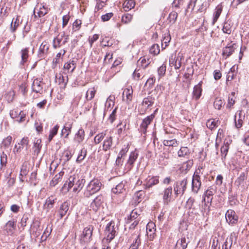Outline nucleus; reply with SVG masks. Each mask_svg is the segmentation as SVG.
<instances>
[{"mask_svg": "<svg viewBox=\"0 0 249 249\" xmlns=\"http://www.w3.org/2000/svg\"><path fill=\"white\" fill-rule=\"evenodd\" d=\"M187 178H184L181 181H177L174 185L175 195L177 196L179 195H183L186 189L187 184Z\"/></svg>", "mask_w": 249, "mask_h": 249, "instance_id": "obj_5", "label": "nucleus"}, {"mask_svg": "<svg viewBox=\"0 0 249 249\" xmlns=\"http://www.w3.org/2000/svg\"><path fill=\"white\" fill-rule=\"evenodd\" d=\"M194 164L193 160H189L182 164V168L185 170H189Z\"/></svg>", "mask_w": 249, "mask_h": 249, "instance_id": "obj_56", "label": "nucleus"}, {"mask_svg": "<svg viewBox=\"0 0 249 249\" xmlns=\"http://www.w3.org/2000/svg\"><path fill=\"white\" fill-rule=\"evenodd\" d=\"M202 81H200L199 83L196 85L194 88V90L193 92V97L196 100H198L201 95L202 92Z\"/></svg>", "mask_w": 249, "mask_h": 249, "instance_id": "obj_25", "label": "nucleus"}, {"mask_svg": "<svg viewBox=\"0 0 249 249\" xmlns=\"http://www.w3.org/2000/svg\"><path fill=\"white\" fill-rule=\"evenodd\" d=\"M7 161V156L4 152H2L0 156V169L5 166Z\"/></svg>", "mask_w": 249, "mask_h": 249, "instance_id": "obj_45", "label": "nucleus"}, {"mask_svg": "<svg viewBox=\"0 0 249 249\" xmlns=\"http://www.w3.org/2000/svg\"><path fill=\"white\" fill-rule=\"evenodd\" d=\"M155 225L153 222H149L146 226V232L148 238L152 240L154 237L155 234L156 229Z\"/></svg>", "mask_w": 249, "mask_h": 249, "instance_id": "obj_20", "label": "nucleus"}, {"mask_svg": "<svg viewBox=\"0 0 249 249\" xmlns=\"http://www.w3.org/2000/svg\"><path fill=\"white\" fill-rule=\"evenodd\" d=\"M85 182V179L83 178L82 177H80L78 174H74L69 177L64 184L63 188L69 191L72 187H73V192H79L83 188Z\"/></svg>", "mask_w": 249, "mask_h": 249, "instance_id": "obj_1", "label": "nucleus"}, {"mask_svg": "<svg viewBox=\"0 0 249 249\" xmlns=\"http://www.w3.org/2000/svg\"><path fill=\"white\" fill-rule=\"evenodd\" d=\"M178 18V13L176 11H173L170 13L168 16V19L170 22L175 23Z\"/></svg>", "mask_w": 249, "mask_h": 249, "instance_id": "obj_57", "label": "nucleus"}, {"mask_svg": "<svg viewBox=\"0 0 249 249\" xmlns=\"http://www.w3.org/2000/svg\"><path fill=\"white\" fill-rule=\"evenodd\" d=\"M138 157V153L137 151H132L130 153L129 157V159L127 160L126 166H127V168L130 170L133 166V164L137 159Z\"/></svg>", "mask_w": 249, "mask_h": 249, "instance_id": "obj_19", "label": "nucleus"}, {"mask_svg": "<svg viewBox=\"0 0 249 249\" xmlns=\"http://www.w3.org/2000/svg\"><path fill=\"white\" fill-rule=\"evenodd\" d=\"M68 81V75L64 76L62 74H60L59 77L58 78V82L59 84H63L65 86Z\"/></svg>", "mask_w": 249, "mask_h": 249, "instance_id": "obj_58", "label": "nucleus"}, {"mask_svg": "<svg viewBox=\"0 0 249 249\" xmlns=\"http://www.w3.org/2000/svg\"><path fill=\"white\" fill-rule=\"evenodd\" d=\"M154 101L155 98L152 96H149L143 99L142 104V106H146L148 108L154 104Z\"/></svg>", "mask_w": 249, "mask_h": 249, "instance_id": "obj_36", "label": "nucleus"}, {"mask_svg": "<svg viewBox=\"0 0 249 249\" xmlns=\"http://www.w3.org/2000/svg\"><path fill=\"white\" fill-rule=\"evenodd\" d=\"M222 6L221 4L218 5L215 9V12L213 15V24H214L217 20L219 18L222 11Z\"/></svg>", "mask_w": 249, "mask_h": 249, "instance_id": "obj_35", "label": "nucleus"}, {"mask_svg": "<svg viewBox=\"0 0 249 249\" xmlns=\"http://www.w3.org/2000/svg\"><path fill=\"white\" fill-rule=\"evenodd\" d=\"M41 141L40 139H37L34 142V152L37 155L40 152L41 148L42 147L41 145Z\"/></svg>", "mask_w": 249, "mask_h": 249, "instance_id": "obj_48", "label": "nucleus"}, {"mask_svg": "<svg viewBox=\"0 0 249 249\" xmlns=\"http://www.w3.org/2000/svg\"><path fill=\"white\" fill-rule=\"evenodd\" d=\"M96 90L94 88L89 89L87 91L86 97L87 100H91L94 97Z\"/></svg>", "mask_w": 249, "mask_h": 249, "instance_id": "obj_43", "label": "nucleus"}, {"mask_svg": "<svg viewBox=\"0 0 249 249\" xmlns=\"http://www.w3.org/2000/svg\"><path fill=\"white\" fill-rule=\"evenodd\" d=\"M76 64L74 60H70L69 62L65 63L64 65V69L67 70L68 71L72 73L76 68Z\"/></svg>", "mask_w": 249, "mask_h": 249, "instance_id": "obj_31", "label": "nucleus"}, {"mask_svg": "<svg viewBox=\"0 0 249 249\" xmlns=\"http://www.w3.org/2000/svg\"><path fill=\"white\" fill-rule=\"evenodd\" d=\"M226 219L229 224L233 225L237 222L238 216L234 211L229 210L226 213Z\"/></svg>", "mask_w": 249, "mask_h": 249, "instance_id": "obj_15", "label": "nucleus"}, {"mask_svg": "<svg viewBox=\"0 0 249 249\" xmlns=\"http://www.w3.org/2000/svg\"><path fill=\"white\" fill-rule=\"evenodd\" d=\"M106 132H102L96 135L94 139L95 144H97L100 143L105 138H106Z\"/></svg>", "mask_w": 249, "mask_h": 249, "instance_id": "obj_39", "label": "nucleus"}, {"mask_svg": "<svg viewBox=\"0 0 249 249\" xmlns=\"http://www.w3.org/2000/svg\"><path fill=\"white\" fill-rule=\"evenodd\" d=\"M235 183L238 187L240 186L243 189L248 187L249 186V178H248V171L247 169L240 174L236 179Z\"/></svg>", "mask_w": 249, "mask_h": 249, "instance_id": "obj_4", "label": "nucleus"}, {"mask_svg": "<svg viewBox=\"0 0 249 249\" xmlns=\"http://www.w3.org/2000/svg\"><path fill=\"white\" fill-rule=\"evenodd\" d=\"M49 49V45L46 41L43 42L40 46L39 49L38 55L40 57H43L45 54L48 53Z\"/></svg>", "mask_w": 249, "mask_h": 249, "instance_id": "obj_26", "label": "nucleus"}, {"mask_svg": "<svg viewBox=\"0 0 249 249\" xmlns=\"http://www.w3.org/2000/svg\"><path fill=\"white\" fill-rule=\"evenodd\" d=\"M117 109V107H116L113 110V111H112L111 113L110 114L108 117V120L111 124H112L116 119Z\"/></svg>", "mask_w": 249, "mask_h": 249, "instance_id": "obj_61", "label": "nucleus"}, {"mask_svg": "<svg viewBox=\"0 0 249 249\" xmlns=\"http://www.w3.org/2000/svg\"><path fill=\"white\" fill-rule=\"evenodd\" d=\"M16 220L12 219L8 221L4 226V230L8 235H12L16 228Z\"/></svg>", "mask_w": 249, "mask_h": 249, "instance_id": "obj_17", "label": "nucleus"}, {"mask_svg": "<svg viewBox=\"0 0 249 249\" xmlns=\"http://www.w3.org/2000/svg\"><path fill=\"white\" fill-rule=\"evenodd\" d=\"M234 92H232L231 95H229L228 98V103L227 105V107H228L230 108L234 104Z\"/></svg>", "mask_w": 249, "mask_h": 249, "instance_id": "obj_55", "label": "nucleus"}, {"mask_svg": "<svg viewBox=\"0 0 249 249\" xmlns=\"http://www.w3.org/2000/svg\"><path fill=\"white\" fill-rule=\"evenodd\" d=\"M233 71H234V67H232L227 75V81H231L233 79L234 76Z\"/></svg>", "mask_w": 249, "mask_h": 249, "instance_id": "obj_64", "label": "nucleus"}, {"mask_svg": "<svg viewBox=\"0 0 249 249\" xmlns=\"http://www.w3.org/2000/svg\"><path fill=\"white\" fill-rule=\"evenodd\" d=\"M32 87L33 91L36 93H42L43 92L42 82L39 79H35Z\"/></svg>", "mask_w": 249, "mask_h": 249, "instance_id": "obj_23", "label": "nucleus"}, {"mask_svg": "<svg viewBox=\"0 0 249 249\" xmlns=\"http://www.w3.org/2000/svg\"><path fill=\"white\" fill-rule=\"evenodd\" d=\"M123 5L124 10L125 11H128L134 7L135 2L134 0H126Z\"/></svg>", "mask_w": 249, "mask_h": 249, "instance_id": "obj_34", "label": "nucleus"}, {"mask_svg": "<svg viewBox=\"0 0 249 249\" xmlns=\"http://www.w3.org/2000/svg\"><path fill=\"white\" fill-rule=\"evenodd\" d=\"M160 47L158 44L153 45L149 50L150 53L154 55H157L160 53Z\"/></svg>", "mask_w": 249, "mask_h": 249, "instance_id": "obj_53", "label": "nucleus"}, {"mask_svg": "<svg viewBox=\"0 0 249 249\" xmlns=\"http://www.w3.org/2000/svg\"><path fill=\"white\" fill-rule=\"evenodd\" d=\"M223 104V102L222 100L216 99L213 103V106L215 109L220 110Z\"/></svg>", "mask_w": 249, "mask_h": 249, "instance_id": "obj_60", "label": "nucleus"}, {"mask_svg": "<svg viewBox=\"0 0 249 249\" xmlns=\"http://www.w3.org/2000/svg\"><path fill=\"white\" fill-rule=\"evenodd\" d=\"M159 183V177L155 176L146 178L142 185L144 189H148Z\"/></svg>", "mask_w": 249, "mask_h": 249, "instance_id": "obj_13", "label": "nucleus"}, {"mask_svg": "<svg viewBox=\"0 0 249 249\" xmlns=\"http://www.w3.org/2000/svg\"><path fill=\"white\" fill-rule=\"evenodd\" d=\"M201 186L200 177L197 170L195 172L192 180V191L194 194H197Z\"/></svg>", "mask_w": 249, "mask_h": 249, "instance_id": "obj_6", "label": "nucleus"}, {"mask_svg": "<svg viewBox=\"0 0 249 249\" xmlns=\"http://www.w3.org/2000/svg\"><path fill=\"white\" fill-rule=\"evenodd\" d=\"M206 125L208 128L212 130L216 126V123L213 119H210L206 122Z\"/></svg>", "mask_w": 249, "mask_h": 249, "instance_id": "obj_62", "label": "nucleus"}, {"mask_svg": "<svg viewBox=\"0 0 249 249\" xmlns=\"http://www.w3.org/2000/svg\"><path fill=\"white\" fill-rule=\"evenodd\" d=\"M190 153L189 149L187 147H181L178 152V156L179 157H184L187 156Z\"/></svg>", "mask_w": 249, "mask_h": 249, "instance_id": "obj_42", "label": "nucleus"}, {"mask_svg": "<svg viewBox=\"0 0 249 249\" xmlns=\"http://www.w3.org/2000/svg\"><path fill=\"white\" fill-rule=\"evenodd\" d=\"M102 186L101 182L97 178L91 180L86 187L84 192L85 197H89L99 191Z\"/></svg>", "mask_w": 249, "mask_h": 249, "instance_id": "obj_2", "label": "nucleus"}, {"mask_svg": "<svg viewBox=\"0 0 249 249\" xmlns=\"http://www.w3.org/2000/svg\"><path fill=\"white\" fill-rule=\"evenodd\" d=\"M64 174V172H60L58 174H56L50 182V185L51 186H54L57 184L61 180Z\"/></svg>", "mask_w": 249, "mask_h": 249, "instance_id": "obj_38", "label": "nucleus"}, {"mask_svg": "<svg viewBox=\"0 0 249 249\" xmlns=\"http://www.w3.org/2000/svg\"><path fill=\"white\" fill-rule=\"evenodd\" d=\"M93 230V227L91 225L85 228L81 238V242H89L91 238Z\"/></svg>", "mask_w": 249, "mask_h": 249, "instance_id": "obj_9", "label": "nucleus"}, {"mask_svg": "<svg viewBox=\"0 0 249 249\" xmlns=\"http://www.w3.org/2000/svg\"><path fill=\"white\" fill-rule=\"evenodd\" d=\"M134 240L131 244L129 249H138L139 247L141 244V240L140 239V234L135 235Z\"/></svg>", "mask_w": 249, "mask_h": 249, "instance_id": "obj_29", "label": "nucleus"}, {"mask_svg": "<svg viewBox=\"0 0 249 249\" xmlns=\"http://www.w3.org/2000/svg\"><path fill=\"white\" fill-rule=\"evenodd\" d=\"M170 40L171 37L169 35H167L163 37L161 42V47L162 49H165L166 48V47L168 45V43L170 41Z\"/></svg>", "mask_w": 249, "mask_h": 249, "instance_id": "obj_54", "label": "nucleus"}, {"mask_svg": "<svg viewBox=\"0 0 249 249\" xmlns=\"http://www.w3.org/2000/svg\"><path fill=\"white\" fill-rule=\"evenodd\" d=\"M183 58L182 54L178 53L177 57L172 56L170 58L169 62L171 66H174L175 69H179L181 66V61Z\"/></svg>", "mask_w": 249, "mask_h": 249, "instance_id": "obj_16", "label": "nucleus"}, {"mask_svg": "<svg viewBox=\"0 0 249 249\" xmlns=\"http://www.w3.org/2000/svg\"><path fill=\"white\" fill-rule=\"evenodd\" d=\"M118 226L114 221H110L106 226L105 230V237L103 241L105 243H109L114 239L117 233Z\"/></svg>", "mask_w": 249, "mask_h": 249, "instance_id": "obj_3", "label": "nucleus"}, {"mask_svg": "<svg viewBox=\"0 0 249 249\" xmlns=\"http://www.w3.org/2000/svg\"><path fill=\"white\" fill-rule=\"evenodd\" d=\"M18 145H21L22 146V148L24 147H26V149L27 150L28 148L29 145V139L28 137H24L18 143Z\"/></svg>", "mask_w": 249, "mask_h": 249, "instance_id": "obj_59", "label": "nucleus"}, {"mask_svg": "<svg viewBox=\"0 0 249 249\" xmlns=\"http://www.w3.org/2000/svg\"><path fill=\"white\" fill-rule=\"evenodd\" d=\"M15 92L13 90H10L5 95V98L8 103L12 102L14 98Z\"/></svg>", "mask_w": 249, "mask_h": 249, "instance_id": "obj_47", "label": "nucleus"}, {"mask_svg": "<svg viewBox=\"0 0 249 249\" xmlns=\"http://www.w3.org/2000/svg\"><path fill=\"white\" fill-rule=\"evenodd\" d=\"M155 116V115H154V113H153L143 119L140 128V131L143 134H145L146 133L147 127L152 122Z\"/></svg>", "mask_w": 249, "mask_h": 249, "instance_id": "obj_8", "label": "nucleus"}, {"mask_svg": "<svg viewBox=\"0 0 249 249\" xmlns=\"http://www.w3.org/2000/svg\"><path fill=\"white\" fill-rule=\"evenodd\" d=\"M64 36L65 33H64L61 36H58L57 37L53 39V46L54 49H56L61 47V43Z\"/></svg>", "mask_w": 249, "mask_h": 249, "instance_id": "obj_37", "label": "nucleus"}, {"mask_svg": "<svg viewBox=\"0 0 249 249\" xmlns=\"http://www.w3.org/2000/svg\"><path fill=\"white\" fill-rule=\"evenodd\" d=\"M12 140V138L10 136H9L7 137H6L3 140L2 142L1 147H4V148L5 149L8 148L11 144Z\"/></svg>", "mask_w": 249, "mask_h": 249, "instance_id": "obj_52", "label": "nucleus"}, {"mask_svg": "<svg viewBox=\"0 0 249 249\" xmlns=\"http://www.w3.org/2000/svg\"><path fill=\"white\" fill-rule=\"evenodd\" d=\"M235 44H232L231 45H228L226 47H224L222 50V55L226 56L225 58L231 55L234 52L235 49Z\"/></svg>", "mask_w": 249, "mask_h": 249, "instance_id": "obj_21", "label": "nucleus"}, {"mask_svg": "<svg viewBox=\"0 0 249 249\" xmlns=\"http://www.w3.org/2000/svg\"><path fill=\"white\" fill-rule=\"evenodd\" d=\"M71 125L69 124L68 126H64L61 131V135L64 136L65 138H68L70 133L71 132Z\"/></svg>", "mask_w": 249, "mask_h": 249, "instance_id": "obj_41", "label": "nucleus"}, {"mask_svg": "<svg viewBox=\"0 0 249 249\" xmlns=\"http://www.w3.org/2000/svg\"><path fill=\"white\" fill-rule=\"evenodd\" d=\"M55 200L56 198L53 196L48 197L43 205L42 213L45 214L49 213L50 210L53 208Z\"/></svg>", "mask_w": 249, "mask_h": 249, "instance_id": "obj_14", "label": "nucleus"}, {"mask_svg": "<svg viewBox=\"0 0 249 249\" xmlns=\"http://www.w3.org/2000/svg\"><path fill=\"white\" fill-rule=\"evenodd\" d=\"M85 138V131L83 129H80L76 133L74 140L78 143L82 142Z\"/></svg>", "mask_w": 249, "mask_h": 249, "instance_id": "obj_32", "label": "nucleus"}, {"mask_svg": "<svg viewBox=\"0 0 249 249\" xmlns=\"http://www.w3.org/2000/svg\"><path fill=\"white\" fill-rule=\"evenodd\" d=\"M21 60L20 64L23 65L26 63L29 57V48H25L21 51Z\"/></svg>", "mask_w": 249, "mask_h": 249, "instance_id": "obj_33", "label": "nucleus"}, {"mask_svg": "<svg viewBox=\"0 0 249 249\" xmlns=\"http://www.w3.org/2000/svg\"><path fill=\"white\" fill-rule=\"evenodd\" d=\"M87 155V150L84 148H82L80 152L79 153L78 157L76 159V161L80 162L82 161Z\"/></svg>", "mask_w": 249, "mask_h": 249, "instance_id": "obj_50", "label": "nucleus"}, {"mask_svg": "<svg viewBox=\"0 0 249 249\" xmlns=\"http://www.w3.org/2000/svg\"><path fill=\"white\" fill-rule=\"evenodd\" d=\"M133 90L132 87H128L124 90L123 93V100L129 105L133 99Z\"/></svg>", "mask_w": 249, "mask_h": 249, "instance_id": "obj_12", "label": "nucleus"}, {"mask_svg": "<svg viewBox=\"0 0 249 249\" xmlns=\"http://www.w3.org/2000/svg\"><path fill=\"white\" fill-rule=\"evenodd\" d=\"M22 20L20 19V16H18L16 18H13L11 23L10 29L12 32H15L18 26L21 23Z\"/></svg>", "mask_w": 249, "mask_h": 249, "instance_id": "obj_27", "label": "nucleus"}, {"mask_svg": "<svg viewBox=\"0 0 249 249\" xmlns=\"http://www.w3.org/2000/svg\"><path fill=\"white\" fill-rule=\"evenodd\" d=\"M162 199L164 204L168 205L171 201L172 195V188L169 186L165 188L162 192Z\"/></svg>", "mask_w": 249, "mask_h": 249, "instance_id": "obj_18", "label": "nucleus"}, {"mask_svg": "<svg viewBox=\"0 0 249 249\" xmlns=\"http://www.w3.org/2000/svg\"><path fill=\"white\" fill-rule=\"evenodd\" d=\"M222 31L224 33L230 34L231 32V26L228 21L225 22L224 23Z\"/></svg>", "mask_w": 249, "mask_h": 249, "instance_id": "obj_49", "label": "nucleus"}, {"mask_svg": "<svg viewBox=\"0 0 249 249\" xmlns=\"http://www.w3.org/2000/svg\"><path fill=\"white\" fill-rule=\"evenodd\" d=\"M163 144L167 146H177L178 145V142L176 139L164 140Z\"/></svg>", "mask_w": 249, "mask_h": 249, "instance_id": "obj_40", "label": "nucleus"}, {"mask_svg": "<svg viewBox=\"0 0 249 249\" xmlns=\"http://www.w3.org/2000/svg\"><path fill=\"white\" fill-rule=\"evenodd\" d=\"M233 237L231 236L226 239V241L223 245L222 249H231L232 244Z\"/></svg>", "mask_w": 249, "mask_h": 249, "instance_id": "obj_44", "label": "nucleus"}, {"mask_svg": "<svg viewBox=\"0 0 249 249\" xmlns=\"http://www.w3.org/2000/svg\"><path fill=\"white\" fill-rule=\"evenodd\" d=\"M59 126L57 124L55 125L52 129L51 130L49 136L48 140L49 142H51L53 139V137L57 134Z\"/></svg>", "mask_w": 249, "mask_h": 249, "instance_id": "obj_51", "label": "nucleus"}, {"mask_svg": "<svg viewBox=\"0 0 249 249\" xmlns=\"http://www.w3.org/2000/svg\"><path fill=\"white\" fill-rule=\"evenodd\" d=\"M216 188L213 186H210L204 194L203 198L202 201H206V197L207 199V202L212 203L213 197V196L216 193Z\"/></svg>", "mask_w": 249, "mask_h": 249, "instance_id": "obj_11", "label": "nucleus"}, {"mask_svg": "<svg viewBox=\"0 0 249 249\" xmlns=\"http://www.w3.org/2000/svg\"><path fill=\"white\" fill-rule=\"evenodd\" d=\"M126 182L122 181L117 184L115 187L112 189V191L114 194L123 193L125 191L124 186Z\"/></svg>", "mask_w": 249, "mask_h": 249, "instance_id": "obj_28", "label": "nucleus"}, {"mask_svg": "<svg viewBox=\"0 0 249 249\" xmlns=\"http://www.w3.org/2000/svg\"><path fill=\"white\" fill-rule=\"evenodd\" d=\"M189 243V238L182 237L181 239L178 240L176 243L175 249H185Z\"/></svg>", "mask_w": 249, "mask_h": 249, "instance_id": "obj_22", "label": "nucleus"}, {"mask_svg": "<svg viewBox=\"0 0 249 249\" xmlns=\"http://www.w3.org/2000/svg\"><path fill=\"white\" fill-rule=\"evenodd\" d=\"M133 18V16L130 14H124L122 16V21L124 23L127 24L131 22Z\"/></svg>", "mask_w": 249, "mask_h": 249, "instance_id": "obj_46", "label": "nucleus"}, {"mask_svg": "<svg viewBox=\"0 0 249 249\" xmlns=\"http://www.w3.org/2000/svg\"><path fill=\"white\" fill-rule=\"evenodd\" d=\"M113 145V138L111 136L106 137L103 143V150L107 151L111 149Z\"/></svg>", "mask_w": 249, "mask_h": 249, "instance_id": "obj_24", "label": "nucleus"}, {"mask_svg": "<svg viewBox=\"0 0 249 249\" xmlns=\"http://www.w3.org/2000/svg\"><path fill=\"white\" fill-rule=\"evenodd\" d=\"M104 202V197L102 195L96 196L90 205V210L97 212L101 207Z\"/></svg>", "mask_w": 249, "mask_h": 249, "instance_id": "obj_10", "label": "nucleus"}, {"mask_svg": "<svg viewBox=\"0 0 249 249\" xmlns=\"http://www.w3.org/2000/svg\"><path fill=\"white\" fill-rule=\"evenodd\" d=\"M69 203L67 201L64 202L61 205L59 209V214L61 218L66 214L69 209Z\"/></svg>", "mask_w": 249, "mask_h": 249, "instance_id": "obj_30", "label": "nucleus"}, {"mask_svg": "<svg viewBox=\"0 0 249 249\" xmlns=\"http://www.w3.org/2000/svg\"><path fill=\"white\" fill-rule=\"evenodd\" d=\"M48 12V9L44 5L37 4L34 8V15L35 18H41Z\"/></svg>", "mask_w": 249, "mask_h": 249, "instance_id": "obj_7", "label": "nucleus"}, {"mask_svg": "<svg viewBox=\"0 0 249 249\" xmlns=\"http://www.w3.org/2000/svg\"><path fill=\"white\" fill-rule=\"evenodd\" d=\"M19 91L23 95L25 96L27 92V86L25 83H22L20 85L19 88Z\"/></svg>", "mask_w": 249, "mask_h": 249, "instance_id": "obj_63", "label": "nucleus"}]
</instances>
